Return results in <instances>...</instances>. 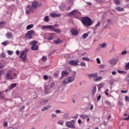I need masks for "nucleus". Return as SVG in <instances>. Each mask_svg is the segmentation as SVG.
<instances>
[{"instance_id":"f257e3e1","label":"nucleus","mask_w":129,"mask_h":129,"mask_svg":"<svg viewBox=\"0 0 129 129\" xmlns=\"http://www.w3.org/2000/svg\"><path fill=\"white\" fill-rule=\"evenodd\" d=\"M81 22L84 26L86 28L88 27H90V26H92L93 25V22H92V20L90 18L88 17H82Z\"/></svg>"},{"instance_id":"f03ea898","label":"nucleus","mask_w":129,"mask_h":129,"mask_svg":"<svg viewBox=\"0 0 129 129\" xmlns=\"http://www.w3.org/2000/svg\"><path fill=\"white\" fill-rule=\"evenodd\" d=\"M45 29H49L52 32H55V33H61L62 31L61 29H55V26L53 25H47V26H41L42 30H45Z\"/></svg>"},{"instance_id":"7ed1b4c3","label":"nucleus","mask_w":129,"mask_h":129,"mask_svg":"<svg viewBox=\"0 0 129 129\" xmlns=\"http://www.w3.org/2000/svg\"><path fill=\"white\" fill-rule=\"evenodd\" d=\"M69 16H74L76 19L80 20L81 18V13L77 10H74L69 13Z\"/></svg>"},{"instance_id":"20e7f679","label":"nucleus","mask_w":129,"mask_h":129,"mask_svg":"<svg viewBox=\"0 0 129 129\" xmlns=\"http://www.w3.org/2000/svg\"><path fill=\"white\" fill-rule=\"evenodd\" d=\"M98 75L97 74H91L88 75V78L91 79V78H94V81L97 82L98 81H100L102 78L101 77H98Z\"/></svg>"},{"instance_id":"39448f33","label":"nucleus","mask_w":129,"mask_h":129,"mask_svg":"<svg viewBox=\"0 0 129 129\" xmlns=\"http://www.w3.org/2000/svg\"><path fill=\"white\" fill-rule=\"evenodd\" d=\"M29 51L28 49H25L23 50L20 55V59H22L24 62L26 61L27 59V52Z\"/></svg>"},{"instance_id":"423d86ee","label":"nucleus","mask_w":129,"mask_h":129,"mask_svg":"<svg viewBox=\"0 0 129 129\" xmlns=\"http://www.w3.org/2000/svg\"><path fill=\"white\" fill-rule=\"evenodd\" d=\"M35 34V31L34 30L29 31L27 33L25 34V39H33V35Z\"/></svg>"},{"instance_id":"0eeeda50","label":"nucleus","mask_w":129,"mask_h":129,"mask_svg":"<svg viewBox=\"0 0 129 129\" xmlns=\"http://www.w3.org/2000/svg\"><path fill=\"white\" fill-rule=\"evenodd\" d=\"M75 76L73 75L72 77H70L65 79L63 81V84H68V83H71V82H73L75 80Z\"/></svg>"},{"instance_id":"6e6552de","label":"nucleus","mask_w":129,"mask_h":129,"mask_svg":"<svg viewBox=\"0 0 129 129\" xmlns=\"http://www.w3.org/2000/svg\"><path fill=\"white\" fill-rule=\"evenodd\" d=\"M66 125L68 127H70L71 128H76L74 120L66 122Z\"/></svg>"},{"instance_id":"1a4fd4ad","label":"nucleus","mask_w":129,"mask_h":129,"mask_svg":"<svg viewBox=\"0 0 129 129\" xmlns=\"http://www.w3.org/2000/svg\"><path fill=\"white\" fill-rule=\"evenodd\" d=\"M27 9L26 10V14L27 15H29L31 14V13H34V9L30 5H28L27 6Z\"/></svg>"},{"instance_id":"9d476101","label":"nucleus","mask_w":129,"mask_h":129,"mask_svg":"<svg viewBox=\"0 0 129 129\" xmlns=\"http://www.w3.org/2000/svg\"><path fill=\"white\" fill-rule=\"evenodd\" d=\"M6 78H7V79H10L11 80H13V79H15V78L13 77V71H8L7 72Z\"/></svg>"},{"instance_id":"9b49d317","label":"nucleus","mask_w":129,"mask_h":129,"mask_svg":"<svg viewBox=\"0 0 129 129\" xmlns=\"http://www.w3.org/2000/svg\"><path fill=\"white\" fill-rule=\"evenodd\" d=\"M49 99H41L39 101V103H40L41 105H46V104L49 102Z\"/></svg>"},{"instance_id":"f8f14e48","label":"nucleus","mask_w":129,"mask_h":129,"mask_svg":"<svg viewBox=\"0 0 129 129\" xmlns=\"http://www.w3.org/2000/svg\"><path fill=\"white\" fill-rule=\"evenodd\" d=\"M37 7H38V2L37 1L33 2L31 7H32L34 10H36Z\"/></svg>"},{"instance_id":"ddd939ff","label":"nucleus","mask_w":129,"mask_h":129,"mask_svg":"<svg viewBox=\"0 0 129 129\" xmlns=\"http://www.w3.org/2000/svg\"><path fill=\"white\" fill-rule=\"evenodd\" d=\"M50 16L52 18H60V17H61V14H57L56 13H51L50 14Z\"/></svg>"},{"instance_id":"4468645a","label":"nucleus","mask_w":129,"mask_h":129,"mask_svg":"<svg viewBox=\"0 0 129 129\" xmlns=\"http://www.w3.org/2000/svg\"><path fill=\"white\" fill-rule=\"evenodd\" d=\"M71 33H72V35H74V36H77V35H78V31L75 29H71Z\"/></svg>"},{"instance_id":"2eb2a0df","label":"nucleus","mask_w":129,"mask_h":129,"mask_svg":"<svg viewBox=\"0 0 129 129\" xmlns=\"http://www.w3.org/2000/svg\"><path fill=\"white\" fill-rule=\"evenodd\" d=\"M118 61V59L117 58H114L111 59L110 61V64H111L112 65H114V64H116V62Z\"/></svg>"},{"instance_id":"dca6fc26","label":"nucleus","mask_w":129,"mask_h":129,"mask_svg":"<svg viewBox=\"0 0 129 129\" xmlns=\"http://www.w3.org/2000/svg\"><path fill=\"white\" fill-rule=\"evenodd\" d=\"M70 65H79V64H78V62H77V61L76 60H71L70 61Z\"/></svg>"},{"instance_id":"f3484780","label":"nucleus","mask_w":129,"mask_h":129,"mask_svg":"<svg viewBox=\"0 0 129 129\" xmlns=\"http://www.w3.org/2000/svg\"><path fill=\"white\" fill-rule=\"evenodd\" d=\"M6 37L7 39H12V38L13 37V33L11 32H8L6 34Z\"/></svg>"},{"instance_id":"a211bd4d","label":"nucleus","mask_w":129,"mask_h":129,"mask_svg":"<svg viewBox=\"0 0 129 129\" xmlns=\"http://www.w3.org/2000/svg\"><path fill=\"white\" fill-rule=\"evenodd\" d=\"M55 35L53 33H49L48 36V40L51 41L53 40V37Z\"/></svg>"},{"instance_id":"6ab92c4d","label":"nucleus","mask_w":129,"mask_h":129,"mask_svg":"<svg viewBox=\"0 0 129 129\" xmlns=\"http://www.w3.org/2000/svg\"><path fill=\"white\" fill-rule=\"evenodd\" d=\"M39 49V46L38 45H32L31 50L33 51H37Z\"/></svg>"},{"instance_id":"aec40b11","label":"nucleus","mask_w":129,"mask_h":129,"mask_svg":"<svg viewBox=\"0 0 129 129\" xmlns=\"http://www.w3.org/2000/svg\"><path fill=\"white\" fill-rule=\"evenodd\" d=\"M49 89H50L49 88V86H45L44 87V91H45L46 94H48L50 93V92H49Z\"/></svg>"},{"instance_id":"412c9836","label":"nucleus","mask_w":129,"mask_h":129,"mask_svg":"<svg viewBox=\"0 0 129 129\" xmlns=\"http://www.w3.org/2000/svg\"><path fill=\"white\" fill-rule=\"evenodd\" d=\"M62 42H63V41L60 40L59 39H57L56 40L53 41L54 44H55L56 45H57V44H60Z\"/></svg>"},{"instance_id":"4be33fe9","label":"nucleus","mask_w":129,"mask_h":129,"mask_svg":"<svg viewBox=\"0 0 129 129\" xmlns=\"http://www.w3.org/2000/svg\"><path fill=\"white\" fill-rule=\"evenodd\" d=\"M59 7L60 11L65 10V5L64 4H60Z\"/></svg>"},{"instance_id":"5701e85b","label":"nucleus","mask_w":129,"mask_h":129,"mask_svg":"<svg viewBox=\"0 0 129 129\" xmlns=\"http://www.w3.org/2000/svg\"><path fill=\"white\" fill-rule=\"evenodd\" d=\"M69 73L67 71H63L61 73V75L62 77H65V76H67L68 75Z\"/></svg>"},{"instance_id":"b1692460","label":"nucleus","mask_w":129,"mask_h":129,"mask_svg":"<svg viewBox=\"0 0 129 129\" xmlns=\"http://www.w3.org/2000/svg\"><path fill=\"white\" fill-rule=\"evenodd\" d=\"M80 117H81L82 119H84L85 118H88L89 116H88V115H84L82 114L80 115Z\"/></svg>"},{"instance_id":"393cba45","label":"nucleus","mask_w":129,"mask_h":129,"mask_svg":"<svg viewBox=\"0 0 129 129\" xmlns=\"http://www.w3.org/2000/svg\"><path fill=\"white\" fill-rule=\"evenodd\" d=\"M51 108V106H47L46 107H44L42 109L41 111H45V110H48Z\"/></svg>"},{"instance_id":"a878e982","label":"nucleus","mask_w":129,"mask_h":129,"mask_svg":"<svg viewBox=\"0 0 129 129\" xmlns=\"http://www.w3.org/2000/svg\"><path fill=\"white\" fill-rule=\"evenodd\" d=\"M37 44H38V41L36 40H33L30 43V44L32 45V46H37Z\"/></svg>"},{"instance_id":"bb28decb","label":"nucleus","mask_w":129,"mask_h":129,"mask_svg":"<svg viewBox=\"0 0 129 129\" xmlns=\"http://www.w3.org/2000/svg\"><path fill=\"white\" fill-rule=\"evenodd\" d=\"M117 105L119 106H123V102L121 101V100H119L118 101Z\"/></svg>"},{"instance_id":"cd10ccee","label":"nucleus","mask_w":129,"mask_h":129,"mask_svg":"<svg viewBox=\"0 0 129 129\" xmlns=\"http://www.w3.org/2000/svg\"><path fill=\"white\" fill-rule=\"evenodd\" d=\"M14 87H17V84L16 83L11 84L9 88L10 89H13V88H14Z\"/></svg>"},{"instance_id":"c85d7f7f","label":"nucleus","mask_w":129,"mask_h":129,"mask_svg":"<svg viewBox=\"0 0 129 129\" xmlns=\"http://www.w3.org/2000/svg\"><path fill=\"white\" fill-rule=\"evenodd\" d=\"M92 93L93 95L96 93V87L94 86L93 88V90H92Z\"/></svg>"},{"instance_id":"c756f323","label":"nucleus","mask_w":129,"mask_h":129,"mask_svg":"<svg viewBox=\"0 0 129 129\" xmlns=\"http://www.w3.org/2000/svg\"><path fill=\"white\" fill-rule=\"evenodd\" d=\"M116 10L117 12H122V11H123V8H121L120 7H117Z\"/></svg>"},{"instance_id":"7c9ffc66","label":"nucleus","mask_w":129,"mask_h":129,"mask_svg":"<svg viewBox=\"0 0 129 129\" xmlns=\"http://www.w3.org/2000/svg\"><path fill=\"white\" fill-rule=\"evenodd\" d=\"M33 27H34V25H33V24L29 25L26 27V30H30V29H32V28H33Z\"/></svg>"},{"instance_id":"2f4dec72","label":"nucleus","mask_w":129,"mask_h":129,"mask_svg":"<svg viewBox=\"0 0 129 129\" xmlns=\"http://www.w3.org/2000/svg\"><path fill=\"white\" fill-rule=\"evenodd\" d=\"M44 21L46 22V23H49V16H45L44 19Z\"/></svg>"},{"instance_id":"473e14b6","label":"nucleus","mask_w":129,"mask_h":129,"mask_svg":"<svg viewBox=\"0 0 129 129\" xmlns=\"http://www.w3.org/2000/svg\"><path fill=\"white\" fill-rule=\"evenodd\" d=\"M103 86V84H100L98 85V91L101 90V88H102Z\"/></svg>"},{"instance_id":"72a5a7b5","label":"nucleus","mask_w":129,"mask_h":129,"mask_svg":"<svg viewBox=\"0 0 129 129\" xmlns=\"http://www.w3.org/2000/svg\"><path fill=\"white\" fill-rule=\"evenodd\" d=\"M101 48H106L107 44L105 43H102L100 45Z\"/></svg>"},{"instance_id":"f704fd0d","label":"nucleus","mask_w":129,"mask_h":129,"mask_svg":"<svg viewBox=\"0 0 129 129\" xmlns=\"http://www.w3.org/2000/svg\"><path fill=\"white\" fill-rule=\"evenodd\" d=\"M124 68L125 70H129V62L125 65Z\"/></svg>"},{"instance_id":"c9c22d12","label":"nucleus","mask_w":129,"mask_h":129,"mask_svg":"<svg viewBox=\"0 0 129 129\" xmlns=\"http://www.w3.org/2000/svg\"><path fill=\"white\" fill-rule=\"evenodd\" d=\"M99 26H100V22H98V23L96 24L95 28L96 29V30L97 29H98V27H99Z\"/></svg>"},{"instance_id":"e433bc0d","label":"nucleus","mask_w":129,"mask_h":129,"mask_svg":"<svg viewBox=\"0 0 129 129\" xmlns=\"http://www.w3.org/2000/svg\"><path fill=\"white\" fill-rule=\"evenodd\" d=\"M115 2L116 6H119L120 5V2L119 0H115Z\"/></svg>"},{"instance_id":"4c0bfd02","label":"nucleus","mask_w":129,"mask_h":129,"mask_svg":"<svg viewBox=\"0 0 129 129\" xmlns=\"http://www.w3.org/2000/svg\"><path fill=\"white\" fill-rule=\"evenodd\" d=\"M58 124H60V125H63V124H64V121H63V120H59L57 122Z\"/></svg>"},{"instance_id":"58836bf2","label":"nucleus","mask_w":129,"mask_h":129,"mask_svg":"<svg viewBox=\"0 0 129 129\" xmlns=\"http://www.w3.org/2000/svg\"><path fill=\"white\" fill-rule=\"evenodd\" d=\"M88 37V34L84 33L83 35V39H86Z\"/></svg>"},{"instance_id":"ea45409f","label":"nucleus","mask_w":129,"mask_h":129,"mask_svg":"<svg viewBox=\"0 0 129 129\" xmlns=\"http://www.w3.org/2000/svg\"><path fill=\"white\" fill-rule=\"evenodd\" d=\"M42 60L43 61V62H46V61H47V56H43L42 58Z\"/></svg>"},{"instance_id":"a19ab883","label":"nucleus","mask_w":129,"mask_h":129,"mask_svg":"<svg viewBox=\"0 0 129 129\" xmlns=\"http://www.w3.org/2000/svg\"><path fill=\"white\" fill-rule=\"evenodd\" d=\"M105 103L106 104H107V105H111V103L109 102L108 100H106L105 101Z\"/></svg>"},{"instance_id":"79ce46f5","label":"nucleus","mask_w":129,"mask_h":129,"mask_svg":"<svg viewBox=\"0 0 129 129\" xmlns=\"http://www.w3.org/2000/svg\"><path fill=\"white\" fill-rule=\"evenodd\" d=\"M5 24H7L6 21H2L0 22V27H1V26H2V25H5Z\"/></svg>"},{"instance_id":"37998d69","label":"nucleus","mask_w":129,"mask_h":129,"mask_svg":"<svg viewBox=\"0 0 129 129\" xmlns=\"http://www.w3.org/2000/svg\"><path fill=\"white\" fill-rule=\"evenodd\" d=\"M80 66H85L86 67V63L85 62H81V63L80 64Z\"/></svg>"},{"instance_id":"c03bdc74","label":"nucleus","mask_w":129,"mask_h":129,"mask_svg":"<svg viewBox=\"0 0 129 129\" xmlns=\"http://www.w3.org/2000/svg\"><path fill=\"white\" fill-rule=\"evenodd\" d=\"M83 60H84V61H89V58H88V57H84L82 58Z\"/></svg>"},{"instance_id":"a18cd8bd","label":"nucleus","mask_w":129,"mask_h":129,"mask_svg":"<svg viewBox=\"0 0 129 129\" xmlns=\"http://www.w3.org/2000/svg\"><path fill=\"white\" fill-rule=\"evenodd\" d=\"M3 92H0V98H1L2 99H4V98H5L4 96H2V95L3 94Z\"/></svg>"},{"instance_id":"49530a36","label":"nucleus","mask_w":129,"mask_h":129,"mask_svg":"<svg viewBox=\"0 0 129 129\" xmlns=\"http://www.w3.org/2000/svg\"><path fill=\"white\" fill-rule=\"evenodd\" d=\"M117 71L120 74H123V73H125V72L121 70H118Z\"/></svg>"},{"instance_id":"de8ad7c7","label":"nucleus","mask_w":129,"mask_h":129,"mask_svg":"<svg viewBox=\"0 0 129 129\" xmlns=\"http://www.w3.org/2000/svg\"><path fill=\"white\" fill-rule=\"evenodd\" d=\"M2 74H5V71L4 70L0 71V77Z\"/></svg>"},{"instance_id":"09e8293b","label":"nucleus","mask_w":129,"mask_h":129,"mask_svg":"<svg viewBox=\"0 0 129 129\" xmlns=\"http://www.w3.org/2000/svg\"><path fill=\"white\" fill-rule=\"evenodd\" d=\"M55 113H57V114L62 113V112H61V110H57L55 111Z\"/></svg>"},{"instance_id":"8fccbe9b","label":"nucleus","mask_w":129,"mask_h":129,"mask_svg":"<svg viewBox=\"0 0 129 129\" xmlns=\"http://www.w3.org/2000/svg\"><path fill=\"white\" fill-rule=\"evenodd\" d=\"M43 78H44V80H48V76L44 75L43 77Z\"/></svg>"},{"instance_id":"3c124183","label":"nucleus","mask_w":129,"mask_h":129,"mask_svg":"<svg viewBox=\"0 0 129 129\" xmlns=\"http://www.w3.org/2000/svg\"><path fill=\"white\" fill-rule=\"evenodd\" d=\"M1 58H5L6 57V53H2V54L1 56Z\"/></svg>"},{"instance_id":"603ef678","label":"nucleus","mask_w":129,"mask_h":129,"mask_svg":"<svg viewBox=\"0 0 129 129\" xmlns=\"http://www.w3.org/2000/svg\"><path fill=\"white\" fill-rule=\"evenodd\" d=\"M105 94L107 96L108 95V89H107L105 91Z\"/></svg>"},{"instance_id":"864d4df0","label":"nucleus","mask_w":129,"mask_h":129,"mask_svg":"<svg viewBox=\"0 0 129 129\" xmlns=\"http://www.w3.org/2000/svg\"><path fill=\"white\" fill-rule=\"evenodd\" d=\"M2 44L4 45V46H7V45L8 44V42L7 41H5V42H3L2 43Z\"/></svg>"},{"instance_id":"5fc2aeb1","label":"nucleus","mask_w":129,"mask_h":129,"mask_svg":"<svg viewBox=\"0 0 129 129\" xmlns=\"http://www.w3.org/2000/svg\"><path fill=\"white\" fill-rule=\"evenodd\" d=\"M51 116H52V118H54L55 117H57V115H56L55 114H52Z\"/></svg>"},{"instance_id":"6e6d98bb","label":"nucleus","mask_w":129,"mask_h":129,"mask_svg":"<svg viewBox=\"0 0 129 129\" xmlns=\"http://www.w3.org/2000/svg\"><path fill=\"white\" fill-rule=\"evenodd\" d=\"M125 100L126 101H129V97H128V96H126L125 97Z\"/></svg>"},{"instance_id":"4d7b16f0","label":"nucleus","mask_w":129,"mask_h":129,"mask_svg":"<svg viewBox=\"0 0 129 129\" xmlns=\"http://www.w3.org/2000/svg\"><path fill=\"white\" fill-rule=\"evenodd\" d=\"M8 55H12L13 54V51L11 50H8Z\"/></svg>"},{"instance_id":"13d9d810","label":"nucleus","mask_w":129,"mask_h":129,"mask_svg":"<svg viewBox=\"0 0 129 129\" xmlns=\"http://www.w3.org/2000/svg\"><path fill=\"white\" fill-rule=\"evenodd\" d=\"M126 53H127L126 50L122 51L121 55H125L126 54Z\"/></svg>"},{"instance_id":"bf43d9fd","label":"nucleus","mask_w":129,"mask_h":129,"mask_svg":"<svg viewBox=\"0 0 129 129\" xmlns=\"http://www.w3.org/2000/svg\"><path fill=\"white\" fill-rule=\"evenodd\" d=\"M50 86V87H51V88L54 87V86H55V83H51Z\"/></svg>"},{"instance_id":"052dcab7","label":"nucleus","mask_w":129,"mask_h":129,"mask_svg":"<svg viewBox=\"0 0 129 129\" xmlns=\"http://www.w3.org/2000/svg\"><path fill=\"white\" fill-rule=\"evenodd\" d=\"M4 126L5 127L8 126V122H5L4 123Z\"/></svg>"},{"instance_id":"680f3d73","label":"nucleus","mask_w":129,"mask_h":129,"mask_svg":"<svg viewBox=\"0 0 129 129\" xmlns=\"http://www.w3.org/2000/svg\"><path fill=\"white\" fill-rule=\"evenodd\" d=\"M78 122L79 124H81V123L82 122V120H81V119H79L78 120Z\"/></svg>"},{"instance_id":"e2e57ef3","label":"nucleus","mask_w":129,"mask_h":129,"mask_svg":"<svg viewBox=\"0 0 129 129\" xmlns=\"http://www.w3.org/2000/svg\"><path fill=\"white\" fill-rule=\"evenodd\" d=\"M25 106H22V107H21V108H20V110H21V111H23V110H24V109H25Z\"/></svg>"},{"instance_id":"0e129e2a","label":"nucleus","mask_w":129,"mask_h":129,"mask_svg":"<svg viewBox=\"0 0 129 129\" xmlns=\"http://www.w3.org/2000/svg\"><path fill=\"white\" fill-rule=\"evenodd\" d=\"M101 99V96L99 95L97 97V101H99V100Z\"/></svg>"},{"instance_id":"69168bd1","label":"nucleus","mask_w":129,"mask_h":129,"mask_svg":"<svg viewBox=\"0 0 129 129\" xmlns=\"http://www.w3.org/2000/svg\"><path fill=\"white\" fill-rule=\"evenodd\" d=\"M96 61H97L98 64H100L101 61H100V59L99 58H97Z\"/></svg>"},{"instance_id":"338daca9","label":"nucleus","mask_w":129,"mask_h":129,"mask_svg":"<svg viewBox=\"0 0 129 129\" xmlns=\"http://www.w3.org/2000/svg\"><path fill=\"white\" fill-rule=\"evenodd\" d=\"M121 93H127V91H124V90H121Z\"/></svg>"},{"instance_id":"774afa93","label":"nucleus","mask_w":129,"mask_h":129,"mask_svg":"<svg viewBox=\"0 0 129 129\" xmlns=\"http://www.w3.org/2000/svg\"><path fill=\"white\" fill-rule=\"evenodd\" d=\"M116 74V72H115V71L112 72V75H115Z\"/></svg>"}]
</instances>
